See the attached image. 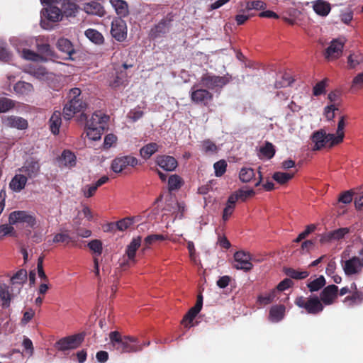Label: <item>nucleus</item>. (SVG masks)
Returning <instances> with one entry per match:
<instances>
[{
	"label": "nucleus",
	"mask_w": 363,
	"mask_h": 363,
	"mask_svg": "<svg viewBox=\"0 0 363 363\" xmlns=\"http://www.w3.org/2000/svg\"><path fill=\"white\" fill-rule=\"evenodd\" d=\"M110 344L113 350L120 353L137 352L141 351L144 346L150 345V341L141 343L133 336L122 335L118 331L109 333Z\"/></svg>",
	"instance_id": "obj_1"
},
{
	"label": "nucleus",
	"mask_w": 363,
	"mask_h": 363,
	"mask_svg": "<svg viewBox=\"0 0 363 363\" xmlns=\"http://www.w3.org/2000/svg\"><path fill=\"white\" fill-rule=\"evenodd\" d=\"M81 89L79 88H72L67 94V102L63 108V116L65 119L69 120L74 115L79 112H82L86 108V103L81 97Z\"/></svg>",
	"instance_id": "obj_2"
},
{
	"label": "nucleus",
	"mask_w": 363,
	"mask_h": 363,
	"mask_svg": "<svg viewBox=\"0 0 363 363\" xmlns=\"http://www.w3.org/2000/svg\"><path fill=\"white\" fill-rule=\"evenodd\" d=\"M10 225H21L26 229V235L31 234V230L38 226V220L35 214L27 211H14L9 216Z\"/></svg>",
	"instance_id": "obj_3"
},
{
	"label": "nucleus",
	"mask_w": 363,
	"mask_h": 363,
	"mask_svg": "<svg viewBox=\"0 0 363 363\" xmlns=\"http://www.w3.org/2000/svg\"><path fill=\"white\" fill-rule=\"evenodd\" d=\"M231 78L228 74L220 77L206 73L201 77L199 84L207 90H213L220 93L223 87L230 82Z\"/></svg>",
	"instance_id": "obj_4"
},
{
	"label": "nucleus",
	"mask_w": 363,
	"mask_h": 363,
	"mask_svg": "<svg viewBox=\"0 0 363 363\" xmlns=\"http://www.w3.org/2000/svg\"><path fill=\"white\" fill-rule=\"evenodd\" d=\"M294 303L298 307L304 309L308 314L311 315H317L322 312L324 308L321 301L317 296H298Z\"/></svg>",
	"instance_id": "obj_5"
},
{
	"label": "nucleus",
	"mask_w": 363,
	"mask_h": 363,
	"mask_svg": "<svg viewBox=\"0 0 363 363\" xmlns=\"http://www.w3.org/2000/svg\"><path fill=\"white\" fill-rule=\"evenodd\" d=\"M342 267L347 277L361 274L363 269V247L359 251L358 256L342 261Z\"/></svg>",
	"instance_id": "obj_6"
},
{
	"label": "nucleus",
	"mask_w": 363,
	"mask_h": 363,
	"mask_svg": "<svg viewBox=\"0 0 363 363\" xmlns=\"http://www.w3.org/2000/svg\"><path fill=\"white\" fill-rule=\"evenodd\" d=\"M190 99L196 104L207 106L213 101V94L199 83L191 87Z\"/></svg>",
	"instance_id": "obj_7"
},
{
	"label": "nucleus",
	"mask_w": 363,
	"mask_h": 363,
	"mask_svg": "<svg viewBox=\"0 0 363 363\" xmlns=\"http://www.w3.org/2000/svg\"><path fill=\"white\" fill-rule=\"evenodd\" d=\"M312 141L315 145L314 150H319L323 147H332L335 145L339 144L336 143L335 135L332 133H326V132L320 129L313 133L312 135Z\"/></svg>",
	"instance_id": "obj_8"
},
{
	"label": "nucleus",
	"mask_w": 363,
	"mask_h": 363,
	"mask_svg": "<svg viewBox=\"0 0 363 363\" xmlns=\"http://www.w3.org/2000/svg\"><path fill=\"white\" fill-rule=\"evenodd\" d=\"M85 334L79 333L60 339L55 343V347L62 352L79 347L84 340Z\"/></svg>",
	"instance_id": "obj_9"
},
{
	"label": "nucleus",
	"mask_w": 363,
	"mask_h": 363,
	"mask_svg": "<svg viewBox=\"0 0 363 363\" xmlns=\"http://www.w3.org/2000/svg\"><path fill=\"white\" fill-rule=\"evenodd\" d=\"M235 264L233 267L236 269L249 272L253 268L252 261L254 260L252 255L243 250L237 251L234 254Z\"/></svg>",
	"instance_id": "obj_10"
},
{
	"label": "nucleus",
	"mask_w": 363,
	"mask_h": 363,
	"mask_svg": "<svg viewBox=\"0 0 363 363\" xmlns=\"http://www.w3.org/2000/svg\"><path fill=\"white\" fill-rule=\"evenodd\" d=\"M138 164L136 157L131 155H124L116 157L111 162V169L115 173H121L128 167H134Z\"/></svg>",
	"instance_id": "obj_11"
},
{
	"label": "nucleus",
	"mask_w": 363,
	"mask_h": 363,
	"mask_svg": "<svg viewBox=\"0 0 363 363\" xmlns=\"http://www.w3.org/2000/svg\"><path fill=\"white\" fill-rule=\"evenodd\" d=\"M80 121H86V125L88 126H103L106 128L108 121H109V116L103 113L101 111L94 112L90 119H87V116L84 113H82L80 116Z\"/></svg>",
	"instance_id": "obj_12"
},
{
	"label": "nucleus",
	"mask_w": 363,
	"mask_h": 363,
	"mask_svg": "<svg viewBox=\"0 0 363 363\" xmlns=\"http://www.w3.org/2000/svg\"><path fill=\"white\" fill-rule=\"evenodd\" d=\"M344 44V40L340 38L333 40L325 51V58L328 60H333L339 57L342 52Z\"/></svg>",
	"instance_id": "obj_13"
},
{
	"label": "nucleus",
	"mask_w": 363,
	"mask_h": 363,
	"mask_svg": "<svg viewBox=\"0 0 363 363\" xmlns=\"http://www.w3.org/2000/svg\"><path fill=\"white\" fill-rule=\"evenodd\" d=\"M111 33L118 41H123L127 36L126 23L122 18H116L111 23Z\"/></svg>",
	"instance_id": "obj_14"
},
{
	"label": "nucleus",
	"mask_w": 363,
	"mask_h": 363,
	"mask_svg": "<svg viewBox=\"0 0 363 363\" xmlns=\"http://www.w3.org/2000/svg\"><path fill=\"white\" fill-rule=\"evenodd\" d=\"M142 237L138 236L134 238L130 244L127 246L125 250V255L128 257V260L125 262L122 263L121 267H124L125 264L131 265L135 263V255L136 252L141 245Z\"/></svg>",
	"instance_id": "obj_15"
},
{
	"label": "nucleus",
	"mask_w": 363,
	"mask_h": 363,
	"mask_svg": "<svg viewBox=\"0 0 363 363\" xmlns=\"http://www.w3.org/2000/svg\"><path fill=\"white\" fill-rule=\"evenodd\" d=\"M339 289L335 284H330L325 287L320 294V300L325 305L333 304L337 298Z\"/></svg>",
	"instance_id": "obj_16"
},
{
	"label": "nucleus",
	"mask_w": 363,
	"mask_h": 363,
	"mask_svg": "<svg viewBox=\"0 0 363 363\" xmlns=\"http://www.w3.org/2000/svg\"><path fill=\"white\" fill-rule=\"evenodd\" d=\"M2 123L8 128L25 130L28 128V121L20 116H9L2 118Z\"/></svg>",
	"instance_id": "obj_17"
},
{
	"label": "nucleus",
	"mask_w": 363,
	"mask_h": 363,
	"mask_svg": "<svg viewBox=\"0 0 363 363\" xmlns=\"http://www.w3.org/2000/svg\"><path fill=\"white\" fill-rule=\"evenodd\" d=\"M11 45L16 49L17 52L23 51V48H30L35 43L33 38L27 37H12L9 40Z\"/></svg>",
	"instance_id": "obj_18"
},
{
	"label": "nucleus",
	"mask_w": 363,
	"mask_h": 363,
	"mask_svg": "<svg viewBox=\"0 0 363 363\" xmlns=\"http://www.w3.org/2000/svg\"><path fill=\"white\" fill-rule=\"evenodd\" d=\"M155 162L159 167L167 172L174 171L178 165L177 160L169 155H158L156 157Z\"/></svg>",
	"instance_id": "obj_19"
},
{
	"label": "nucleus",
	"mask_w": 363,
	"mask_h": 363,
	"mask_svg": "<svg viewBox=\"0 0 363 363\" xmlns=\"http://www.w3.org/2000/svg\"><path fill=\"white\" fill-rule=\"evenodd\" d=\"M39 162L33 159L26 161L24 165L20 169V171L25 173L27 178H35L40 172Z\"/></svg>",
	"instance_id": "obj_20"
},
{
	"label": "nucleus",
	"mask_w": 363,
	"mask_h": 363,
	"mask_svg": "<svg viewBox=\"0 0 363 363\" xmlns=\"http://www.w3.org/2000/svg\"><path fill=\"white\" fill-rule=\"evenodd\" d=\"M42 17L50 21L57 22L62 19V13L58 7L49 6L42 11Z\"/></svg>",
	"instance_id": "obj_21"
},
{
	"label": "nucleus",
	"mask_w": 363,
	"mask_h": 363,
	"mask_svg": "<svg viewBox=\"0 0 363 363\" xmlns=\"http://www.w3.org/2000/svg\"><path fill=\"white\" fill-rule=\"evenodd\" d=\"M82 10L84 11L87 14L96 15L98 16H103L105 13V11L103 6L96 1H91L83 4Z\"/></svg>",
	"instance_id": "obj_22"
},
{
	"label": "nucleus",
	"mask_w": 363,
	"mask_h": 363,
	"mask_svg": "<svg viewBox=\"0 0 363 363\" xmlns=\"http://www.w3.org/2000/svg\"><path fill=\"white\" fill-rule=\"evenodd\" d=\"M127 73L125 69L118 70L109 80V85L113 89L123 86L127 82Z\"/></svg>",
	"instance_id": "obj_23"
},
{
	"label": "nucleus",
	"mask_w": 363,
	"mask_h": 363,
	"mask_svg": "<svg viewBox=\"0 0 363 363\" xmlns=\"http://www.w3.org/2000/svg\"><path fill=\"white\" fill-rule=\"evenodd\" d=\"M285 309L284 305L273 306L269 310V320L273 323H278L281 320L284 316Z\"/></svg>",
	"instance_id": "obj_24"
},
{
	"label": "nucleus",
	"mask_w": 363,
	"mask_h": 363,
	"mask_svg": "<svg viewBox=\"0 0 363 363\" xmlns=\"http://www.w3.org/2000/svg\"><path fill=\"white\" fill-rule=\"evenodd\" d=\"M314 11L320 16H326L330 11V5L323 0H316L313 2Z\"/></svg>",
	"instance_id": "obj_25"
},
{
	"label": "nucleus",
	"mask_w": 363,
	"mask_h": 363,
	"mask_svg": "<svg viewBox=\"0 0 363 363\" xmlns=\"http://www.w3.org/2000/svg\"><path fill=\"white\" fill-rule=\"evenodd\" d=\"M109 2L121 18L125 17L128 14V6L126 1L123 0H109Z\"/></svg>",
	"instance_id": "obj_26"
},
{
	"label": "nucleus",
	"mask_w": 363,
	"mask_h": 363,
	"mask_svg": "<svg viewBox=\"0 0 363 363\" xmlns=\"http://www.w3.org/2000/svg\"><path fill=\"white\" fill-rule=\"evenodd\" d=\"M28 178L26 175L16 174L11 181L9 186L10 188L16 192L21 191L24 189Z\"/></svg>",
	"instance_id": "obj_27"
},
{
	"label": "nucleus",
	"mask_w": 363,
	"mask_h": 363,
	"mask_svg": "<svg viewBox=\"0 0 363 363\" xmlns=\"http://www.w3.org/2000/svg\"><path fill=\"white\" fill-rule=\"evenodd\" d=\"M49 123L51 132L54 135H57L60 132V128L62 123L60 111H55L51 116Z\"/></svg>",
	"instance_id": "obj_28"
},
{
	"label": "nucleus",
	"mask_w": 363,
	"mask_h": 363,
	"mask_svg": "<svg viewBox=\"0 0 363 363\" xmlns=\"http://www.w3.org/2000/svg\"><path fill=\"white\" fill-rule=\"evenodd\" d=\"M13 89L17 94L24 96L33 92V86L30 83L20 81L14 85Z\"/></svg>",
	"instance_id": "obj_29"
},
{
	"label": "nucleus",
	"mask_w": 363,
	"mask_h": 363,
	"mask_svg": "<svg viewBox=\"0 0 363 363\" xmlns=\"http://www.w3.org/2000/svg\"><path fill=\"white\" fill-rule=\"evenodd\" d=\"M284 272L286 276L296 280L304 279L309 276L308 271H299L291 267L284 268Z\"/></svg>",
	"instance_id": "obj_30"
},
{
	"label": "nucleus",
	"mask_w": 363,
	"mask_h": 363,
	"mask_svg": "<svg viewBox=\"0 0 363 363\" xmlns=\"http://www.w3.org/2000/svg\"><path fill=\"white\" fill-rule=\"evenodd\" d=\"M276 152L274 145L270 142H265L264 145L259 148V157H265L267 159H272Z\"/></svg>",
	"instance_id": "obj_31"
},
{
	"label": "nucleus",
	"mask_w": 363,
	"mask_h": 363,
	"mask_svg": "<svg viewBox=\"0 0 363 363\" xmlns=\"http://www.w3.org/2000/svg\"><path fill=\"white\" fill-rule=\"evenodd\" d=\"M158 149L159 145L156 143H150L145 145L140 150V154L143 159L147 160L157 152Z\"/></svg>",
	"instance_id": "obj_32"
},
{
	"label": "nucleus",
	"mask_w": 363,
	"mask_h": 363,
	"mask_svg": "<svg viewBox=\"0 0 363 363\" xmlns=\"http://www.w3.org/2000/svg\"><path fill=\"white\" fill-rule=\"evenodd\" d=\"M326 284V281L323 275L319 276L314 280L308 281L306 286L310 292H316L320 290Z\"/></svg>",
	"instance_id": "obj_33"
},
{
	"label": "nucleus",
	"mask_w": 363,
	"mask_h": 363,
	"mask_svg": "<svg viewBox=\"0 0 363 363\" xmlns=\"http://www.w3.org/2000/svg\"><path fill=\"white\" fill-rule=\"evenodd\" d=\"M86 135L87 137L92 140H99L101 139L102 134L106 128H103V126H88L86 125Z\"/></svg>",
	"instance_id": "obj_34"
},
{
	"label": "nucleus",
	"mask_w": 363,
	"mask_h": 363,
	"mask_svg": "<svg viewBox=\"0 0 363 363\" xmlns=\"http://www.w3.org/2000/svg\"><path fill=\"white\" fill-rule=\"evenodd\" d=\"M13 60V55L7 48L6 43L0 39V60L4 62H10Z\"/></svg>",
	"instance_id": "obj_35"
},
{
	"label": "nucleus",
	"mask_w": 363,
	"mask_h": 363,
	"mask_svg": "<svg viewBox=\"0 0 363 363\" xmlns=\"http://www.w3.org/2000/svg\"><path fill=\"white\" fill-rule=\"evenodd\" d=\"M57 47L60 51L69 57L74 52L72 44L68 39L60 38L57 42Z\"/></svg>",
	"instance_id": "obj_36"
},
{
	"label": "nucleus",
	"mask_w": 363,
	"mask_h": 363,
	"mask_svg": "<svg viewBox=\"0 0 363 363\" xmlns=\"http://www.w3.org/2000/svg\"><path fill=\"white\" fill-rule=\"evenodd\" d=\"M352 295L347 296L344 300L345 303H348V306H353L355 304L361 303L363 301V293L359 291H353Z\"/></svg>",
	"instance_id": "obj_37"
},
{
	"label": "nucleus",
	"mask_w": 363,
	"mask_h": 363,
	"mask_svg": "<svg viewBox=\"0 0 363 363\" xmlns=\"http://www.w3.org/2000/svg\"><path fill=\"white\" fill-rule=\"evenodd\" d=\"M329 79L324 78L320 82H317L313 87V95L315 96H319L325 94L326 92V87L328 85Z\"/></svg>",
	"instance_id": "obj_38"
},
{
	"label": "nucleus",
	"mask_w": 363,
	"mask_h": 363,
	"mask_svg": "<svg viewBox=\"0 0 363 363\" xmlns=\"http://www.w3.org/2000/svg\"><path fill=\"white\" fill-rule=\"evenodd\" d=\"M255 177V170L251 167H242L239 173V178L243 183L250 182Z\"/></svg>",
	"instance_id": "obj_39"
},
{
	"label": "nucleus",
	"mask_w": 363,
	"mask_h": 363,
	"mask_svg": "<svg viewBox=\"0 0 363 363\" xmlns=\"http://www.w3.org/2000/svg\"><path fill=\"white\" fill-rule=\"evenodd\" d=\"M18 53L23 60L28 61L38 62L42 59L39 55L26 48H23V51Z\"/></svg>",
	"instance_id": "obj_40"
},
{
	"label": "nucleus",
	"mask_w": 363,
	"mask_h": 363,
	"mask_svg": "<svg viewBox=\"0 0 363 363\" xmlns=\"http://www.w3.org/2000/svg\"><path fill=\"white\" fill-rule=\"evenodd\" d=\"M27 271L21 269L11 277V282L13 285L18 284L21 286L27 280Z\"/></svg>",
	"instance_id": "obj_41"
},
{
	"label": "nucleus",
	"mask_w": 363,
	"mask_h": 363,
	"mask_svg": "<svg viewBox=\"0 0 363 363\" xmlns=\"http://www.w3.org/2000/svg\"><path fill=\"white\" fill-rule=\"evenodd\" d=\"M201 310L199 309V307H192L189 309L188 313L184 315L182 320V323L185 325L186 328H189L190 324L193 320L195 318V317L197 315V314L200 312Z\"/></svg>",
	"instance_id": "obj_42"
},
{
	"label": "nucleus",
	"mask_w": 363,
	"mask_h": 363,
	"mask_svg": "<svg viewBox=\"0 0 363 363\" xmlns=\"http://www.w3.org/2000/svg\"><path fill=\"white\" fill-rule=\"evenodd\" d=\"M295 173L274 172L272 178L280 184H285L294 177Z\"/></svg>",
	"instance_id": "obj_43"
},
{
	"label": "nucleus",
	"mask_w": 363,
	"mask_h": 363,
	"mask_svg": "<svg viewBox=\"0 0 363 363\" xmlns=\"http://www.w3.org/2000/svg\"><path fill=\"white\" fill-rule=\"evenodd\" d=\"M183 184L182 179L177 174L171 175L168 179L169 191H174L179 189Z\"/></svg>",
	"instance_id": "obj_44"
},
{
	"label": "nucleus",
	"mask_w": 363,
	"mask_h": 363,
	"mask_svg": "<svg viewBox=\"0 0 363 363\" xmlns=\"http://www.w3.org/2000/svg\"><path fill=\"white\" fill-rule=\"evenodd\" d=\"M85 35L93 43L96 44L102 43L104 41L103 35L95 29H87L85 31Z\"/></svg>",
	"instance_id": "obj_45"
},
{
	"label": "nucleus",
	"mask_w": 363,
	"mask_h": 363,
	"mask_svg": "<svg viewBox=\"0 0 363 363\" xmlns=\"http://www.w3.org/2000/svg\"><path fill=\"white\" fill-rule=\"evenodd\" d=\"M345 116H342L340 117L338 123H337V135H335L336 143H338L339 144L342 142L345 133H344V128L345 126Z\"/></svg>",
	"instance_id": "obj_46"
},
{
	"label": "nucleus",
	"mask_w": 363,
	"mask_h": 363,
	"mask_svg": "<svg viewBox=\"0 0 363 363\" xmlns=\"http://www.w3.org/2000/svg\"><path fill=\"white\" fill-rule=\"evenodd\" d=\"M15 101L6 97L0 98V113H6L15 106Z\"/></svg>",
	"instance_id": "obj_47"
},
{
	"label": "nucleus",
	"mask_w": 363,
	"mask_h": 363,
	"mask_svg": "<svg viewBox=\"0 0 363 363\" xmlns=\"http://www.w3.org/2000/svg\"><path fill=\"white\" fill-rule=\"evenodd\" d=\"M167 236L160 234H152L147 235L144 240V244L146 247H148L150 245L157 241H164L167 240Z\"/></svg>",
	"instance_id": "obj_48"
},
{
	"label": "nucleus",
	"mask_w": 363,
	"mask_h": 363,
	"mask_svg": "<svg viewBox=\"0 0 363 363\" xmlns=\"http://www.w3.org/2000/svg\"><path fill=\"white\" fill-rule=\"evenodd\" d=\"M215 169V174L216 177H220L223 176L227 168V162L224 160H219L213 164Z\"/></svg>",
	"instance_id": "obj_49"
},
{
	"label": "nucleus",
	"mask_w": 363,
	"mask_h": 363,
	"mask_svg": "<svg viewBox=\"0 0 363 363\" xmlns=\"http://www.w3.org/2000/svg\"><path fill=\"white\" fill-rule=\"evenodd\" d=\"M62 159L66 165L73 166L75 164L76 156L70 150H64L62 154Z\"/></svg>",
	"instance_id": "obj_50"
},
{
	"label": "nucleus",
	"mask_w": 363,
	"mask_h": 363,
	"mask_svg": "<svg viewBox=\"0 0 363 363\" xmlns=\"http://www.w3.org/2000/svg\"><path fill=\"white\" fill-rule=\"evenodd\" d=\"M350 232L349 228H340L332 231H330L331 238L333 240H339L342 239L345 235H347Z\"/></svg>",
	"instance_id": "obj_51"
},
{
	"label": "nucleus",
	"mask_w": 363,
	"mask_h": 363,
	"mask_svg": "<svg viewBox=\"0 0 363 363\" xmlns=\"http://www.w3.org/2000/svg\"><path fill=\"white\" fill-rule=\"evenodd\" d=\"M0 298L4 301L3 306H9L11 296L6 285L0 286Z\"/></svg>",
	"instance_id": "obj_52"
},
{
	"label": "nucleus",
	"mask_w": 363,
	"mask_h": 363,
	"mask_svg": "<svg viewBox=\"0 0 363 363\" xmlns=\"http://www.w3.org/2000/svg\"><path fill=\"white\" fill-rule=\"evenodd\" d=\"M275 296H276V291L273 290L267 294L259 296L258 301L261 304L267 305L274 301Z\"/></svg>",
	"instance_id": "obj_53"
},
{
	"label": "nucleus",
	"mask_w": 363,
	"mask_h": 363,
	"mask_svg": "<svg viewBox=\"0 0 363 363\" xmlns=\"http://www.w3.org/2000/svg\"><path fill=\"white\" fill-rule=\"evenodd\" d=\"M363 62V56L359 53L351 54L348 57V63L352 67L361 65Z\"/></svg>",
	"instance_id": "obj_54"
},
{
	"label": "nucleus",
	"mask_w": 363,
	"mask_h": 363,
	"mask_svg": "<svg viewBox=\"0 0 363 363\" xmlns=\"http://www.w3.org/2000/svg\"><path fill=\"white\" fill-rule=\"evenodd\" d=\"M133 224V218L127 217L123 218L116 223V228L120 231L128 229Z\"/></svg>",
	"instance_id": "obj_55"
},
{
	"label": "nucleus",
	"mask_w": 363,
	"mask_h": 363,
	"mask_svg": "<svg viewBox=\"0 0 363 363\" xmlns=\"http://www.w3.org/2000/svg\"><path fill=\"white\" fill-rule=\"evenodd\" d=\"M43 256H40L38 259V263H37V269H38V277L43 279L44 281L47 282L48 281V278L47 275L45 273V271L43 269Z\"/></svg>",
	"instance_id": "obj_56"
},
{
	"label": "nucleus",
	"mask_w": 363,
	"mask_h": 363,
	"mask_svg": "<svg viewBox=\"0 0 363 363\" xmlns=\"http://www.w3.org/2000/svg\"><path fill=\"white\" fill-rule=\"evenodd\" d=\"M88 247L91 250L100 255L102 253V242L99 240H93L88 243Z\"/></svg>",
	"instance_id": "obj_57"
},
{
	"label": "nucleus",
	"mask_w": 363,
	"mask_h": 363,
	"mask_svg": "<svg viewBox=\"0 0 363 363\" xmlns=\"http://www.w3.org/2000/svg\"><path fill=\"white\" fill-rule=\"evenodd\" d=\"M266 8V4L259 0L248 1L246 4V9L247 10H262Z\"/></svg>",
	"instance_id": "obj_58"
},
{
	"label": "nucleus",
	"mask_w": 363,
	"mask_h": 363,
	"mask_svg": "<svg viewBox=\"0 0 363 363\" xmlns=\"http://www.w3.org/2000/svg\"><path fill=\"white\" fill-rule=\"evenodd\" d=\"M363 88V72L358 74L352 80V91H357Z\"/></svg>",
	"instance_id": "obj_59"
},
{
	"label": "nucleus",
	"mask_w": 363,
	"mask_h": 363,
	"mask_svg": "<svg viewBox=\"0 0 363 363\" xmlns=\"http://www.w3.org/2000/svg\"><path fill=\"white\" fill-rule=\"evenodd\" d=\"M97 189L98 187L96 186V184H92L91 185H86L82 188V191L84 197L90 198L95 194Z\"/></svg>",
	"instance_id": "obj_60"
},
{
	"label": "nucleus",
	"mask_w": 363,
	"mask_h": 363,
	"mask_svg": "<svg viewBox=\"0 0 363 363\" xmlns=\"http://www.w3.org/2000/svg\"><path fill=\"white\" fill-rule=\"evenodd\" d=\"M12 225H10V223L1 225H0V238L4 237L8 235H14L15 230Z\"/></svg>",
	"instance_id": "obj_61"
},
{
	"label": "nucleus",
	"mask_w": 363,
	"mask_h": 363,
	"mask_svg": "<svg viewBox=\"0 0 363 363\" xmlns=\"http://www.w3.org/2000/svg\"><path fill=\"white\" fill-rule=\"evenodd\" d=\"M342 91L339 89H335L328 94V99L331 103H333V104L336 106V103H339L340 101Z\"/></svg>",
	"instance_id": "obj_62"
},
{
	"label": "nucleus",
	"mask_w": 363,
	"mask_h": 363,
	"mask_svg": "<svg viewBox=\"0 0 363 363\" xmlns=\"http://www.w3.org/2000/svg\"><path fill=\"white\" fill-rule=\"evenodd\" d=\"M338 111V108L335 104L327 106L324 109V114L328 121H332L335 118V111Z\"/></svg>",
	"instance_id": "obj_63"
},
{
	"label": "nucleus",
	"mask_w": 363,
	"mask_h": 363,
	"mask_svg": "<svg viewBox=\"0 0 363 363\" xmlns=\"http://www.w3.org/2000/svg\"><path fill=\"white\" fill-rule=\"evenodd\" d=\"M353 193L351 191L342 192L338 199V201L345 204L350 203L352 201Z\"/></svg>",
	"instance_id": "obj_64"
}]
</instances>
